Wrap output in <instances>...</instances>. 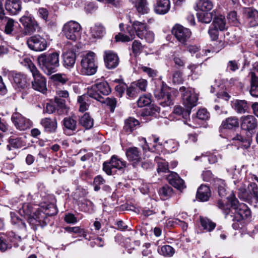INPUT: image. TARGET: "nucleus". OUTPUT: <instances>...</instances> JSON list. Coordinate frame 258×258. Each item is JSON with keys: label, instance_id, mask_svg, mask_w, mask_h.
Listing matches in <instances>:
<instances>
[{"label": "nucleus", "instance_id": "obj_1", "mask_svg": "<svg viewBox=\"0 0 258 258\" xmlns=\"http://www.w3.org/2000/svg\"><path fill=\"white\" fill-rule=\"evenodd\" d=\"M227 201L218 200L217 207L227 216L230 213L234 214L233 221L241 222L251 217V213L249 207L244 203H240L235 195L232 194L227 198Z\"/></svg>", "mask_w": 258, "mask_h": 258}, {"label": "nucleus", "instance_id": "obj_2", "mask_svg": "<svg viewBox=\"0 0 258 258\" xmlns=\"http://www.w3.org/2000/svg\"><path fill=\"white\" fill-rule=\"evenodd\" d=\"M39 68L46 74L50 75L57 71L59 66V52H44L37 58Z\"/></svg>", "mask_w": 258, "mask_h": 258}, {"label": "nucleus", "instance_id": "obj_3", "mask_svg": "<svg viewBox=\"0 0 258 258\" xmlns=\"http://www.w3.org/2000/svg\"><path fill=\"white\" fill-rule=\"evenodd\" d=\"M131 25L126 26V32L131 37H135L136 35L141 39H145L149 43L152 42L154 40V34L149 30L147 24L145 22H141L135 20L132 21L130 17L129 21Z\"/></svg>", "mask_w": 258, "mask_h": 258}, {"label": "nucleus", "instance_id": "obj_4", "mask_svg": "<svg viewBox=\"0 0 258 258\" xmlns=\"http://www.w3.org/2000/svg\"><path fill=\"white\" fill-rule=\"evenodd\" d=\"M128 165L122 158L116 155H113L109 160L103 163L102 170L109 176L114 175L117 171L120 174H124L127 171L126 168Z\"/></svg>", "mask_w": 258, "mask_h": 258}, {"label": "nucleus", "instance_id": "obj_5", "mask_svg": "<svg viewBox=\"0 0 258 258\" xmlns=\"http://www.w3.org/2000/svg\"><path fill=\"white\" fill-rule=\"evenodd\" d=\"M81 73L82 75L91 76L94 75L98 69L96 54L89 51L82 56L81 60Z\"/></svg>", "mask_w": 258, "mask_h": 258}, {"label": "nucleus", "instance_id": "obj_6", "mask_svg": "<svg viewBox=\"0 0 258 258\" xmlns=\"http://www.w3.org/2000/svg\"><path fill=\"white\" fill-rule=\"evenodd\" d=\"M111 90L110 85L106 81L97 80L91 88L88 89V96L98 101H101L104 98L101 95H108L111 92Z\"/></svg>", "mask_w": 258, "mask_h": 258}, {"label": "nucleus", "instance_id": "obj_7", "mask_svg": "<svg viewBox=\"0 0 258 258\" xmlns=\"http://www.w3.org/2000/svg\"><path fill=\"white\" fill-rule=\"evenodd\" d=\"M162 76H159L158 79L161 82L160 86H156L154 91V95L158 100H163L161 103L164 104V106H170L173 104V98L171 94V88L169 87L165 82L162 81Z\"/></svg>", "mask_w": 258, "mask_h": 258}, {"label": "nucleus", "instance_id": "obj_8", "mask_svg": "<svg viewBox=\"0 0 258 258\" xmlns=\"http://www.w3.org/2000/svg\"><path fill=\"white\" fill-rule=\"evenodd\" d=\"M49 222L48 217L41 206L33 213L32 217L28 218V222L34 231L37 230L39 226L43 228L48 225Z\"/></svg>", "mask_w": 258, "mask_h": 258}, {"label": "nucleus", "instance_id": "obj_9", "mask_svg": "<svg viewBox=\"0 0 258 258\" xmlns=\"http://www.w3.org/2000/svg\"><path fill=\"white\" fill-rule=\"evenodd\" d=\"M29 68L32 74L33 81H32V88L38 91L44 92L46 91V79L37 70L31 60L28 63Z\"/></svg>", "mask_w": 258, "mask_h": 258}, {"label": "nucleus", "instance_id": "obj_10", "mask_svg": "<svg viewBox=\"0 0 258 258\" xmlns=\"http://www.w3.org/2000/svg\"><path fill=\"white\" fill-rule=\"evenodd\" d=\"M20 22L24 27V34L26 35H31L40 29L37 21L28 11L20 19Z\"/></svg>", "mask_w": 258, "mask_h": 258}, {"label": "nucleus", "instance_id": "obj_11", "mask_svg": "<svg viewBox=\"0 0 258 258\" xmlns=\"http://www.w3.org/2000/svg\"><path fill=\"white\" fill-rule=\"evenodd\" d=\"M81 26L76 21H70L63 26L62 32L68 39L76 41L80 35Z\"/></svg>", "mask_w": 258, "mask_h": 258}, {"label": "nucleus", "instance_id": "obj_12", "mask_svg": "<svg viewBox=\"0 0 258 258\" xmlns=\"http://www.w3.org/2000/svg\"><path fill=\"white\" fill-rule=\"evenodd\" d=\"M8 78L15 87L20 89L27 88L30 85V80L27 76L20 72H10L8 73Z\"/></svg>", "mask_w": 258, "mask_h": 258}, {"label": "nucleus", "instance_id": "obj_13", "mask_svg": "<svg viewBox=\"0 0 258 258\" xmlns=\"http://www.w3.org/2000/svg\"><path fill=\"white\" fill-rule=\"evenodd\" d=\"M27 44L31 50L35 51H42L47 47L46 39L40 34H35L28 38Z\"/></svg>", "mask_w": 258, "mask_h": 258}, {"label": "nucleus", "instance_id": "obj_14", "mask_svg": "<svg viewBox=\"0 0 258 258\" xmlns=\"http://www.w3.org/2000/svg\"><path fill=\"white\" fill-rule=\"evenodd\" d=\"M179 92L181 94L182 103L185 107H188L191 109L196 106L198 100V96L197 94L192 93L184 86L179 88Z\"/></svg>", "mask_w": 258, "mask_h": 258}, {"label": "nucleus", "instance_id": "obj_15", "mask_svg": "<svg viewBox=\"0 0 258 258\" xmlns=\"http://www.w3.org/2000/svg\"><path fill=\"white\" fill-rule=\"evenodd\" d=\"M171 32L178 41L184 45H186V42L191 35V32L189 29L179 24H176L173 27Z\"/></svg>", "mask_w": 258, "mask_h": 258}, {"label": "nucleus", "instance_id": "obj_16", "mask_svg": "<svg viewBox=\"0 0 258 258\" xmlns=\"http://www.w3.org/2000/svg\"><path fill=\"white\" fill-rule=\"evenodd\" d=\"M61 124L63 132L66 136H73L78 132L77 121L73 116L65 117Z\"/></svg>", "mask_w": 258, "mask_h": 258}, {"label": "nucleus", "instance_id": "obj_17", "mask_svg": "<svg viewBox=\"0 0 258 258\" xmlns=\"http://www.w3.org/2000/svg\"><path fill=\"white\" fill-rule=\"evenodd\" d=\"M125 155L129 162L134 168L140 166L142 161V153L136 147H131L125 150Z\"/></svg>", "mask_w": 258, "mask_h": 258}, {"label": "nucleus", "instance_id": "obj_18", "mask_svg": "<svg viewBox=\"0 0 258 258\" xmlns=\"http://www.w3.org/2000/svg\"><path fill=\"white\" fill-rule=\"evenodd\" d=\"M103 60L105 67L108 70L114 69L119 65V56L111 50H106L104 51Z\"/></svg>", "mask_w": 258, "mask_h": 258}, {"label": "nucleus", "instance_id": "obj_19", "mask_svg": "<svg viewBox=\"0 0 258 258\" xmlns=\"http://www.w3.org/2000/svg\"><path fill=\"white\" fill-rule=\"evenodd\" d=\"M258 121L253 115H247L240 117V127L241 130L252 134L257 127Z\"/></svg>", "mask_w": 258, "mask_h": 258}, {"label": "nucleus", "instance_id": "obj_20", "mask_svg": "<svg viewBox=\"0 0 258 258\" xmlns=\"http://www.w3.org/2000/svg\"><path fill=\"white\" fill-rule=\"evenodd\" d=\"M11 119L16 127L20 131H25L31 126L30 119L18 112L14 113L12 115Z\"/></svg>", "mask_w": 258, "mask_h": 258}, {"label": "nucleus", "instance_id": "obj_21", "mask_svg": "<svg viewBox=\"0 0 258 258\" xmlns=\"http://www.w3.org/2000/svg\"><path fill=\"white\" fill-rule=\"evenodd\" d=\"M239 126V122L236 116H230L222 121L219 127V132L221 134L225 133L227 130H236Z\"/></svg>", "mask_w": 258, "mask_h": 258}, {"label": "nucleus", "instance_id": "obj_22", "mask_svg": "<svg viewBox=\"0 0 258 258\" xmlns=\"http://www.w3.org/2000/svg\"><path fill=\"white\" fill-rule=\"evenodd\" d=\"M166 179L171 185L181 192L186 187L184 180L175 172H170Z\"/></svg>", "mask_w": 258, "mask_h": 258}, {"label": "nucleus", "instance_id": "obj_23", "mask_svg": "<svg viewBox=\"0 0 258 258\" xmlns=\"http://www.w3.org/2000/svg\"><path fill=\"white\" fill-rule=\"evenodd\" d=\"M219 31L217 28L210 26L209 28L208 33L209 35L211 41L216 42L217 43L215 48V51L219 52L225 47V42L219 40Z\"/></svg>", "mask_w": 258, "mask_h": 258}, {"label": "nucleus", "instance_id": "obj_24", "mask_svg": "<svg viewBox=\"0 0 258 258\" xmlns=\"http://www.w3.org/2000/svg\"><path fill=\"white\" fill-rule=\"evenodd\" d=\"M211 195L210 186L202 184L197 189L196 198L199 202H206L209 201Z\"/></svg>", "mask_w": 258, "mask_h": 258}, {"label": "nucleus", "instance_id": "obj_25", "mask_svg": "<svg viewBox=\"0 0 258 258\" xmlns=\"http://www.w3.org/2000/svg\"><path fill=\"white\" fill-rule=\"evenodd\" d=\"M170 7V0H155L153 5L155 13L161 15L167 14L169 11Z\"/></svg>", "mask_w": 258, "mask_h": 258}, {"label": "nucleus", "instance_id": "obj_26", "mask_svg": "<svg viewBox=\"0 0 258 258\" xmlns=\"http://www.w3.org/2000/svg\"><path fill=\"white\" fill-rule=\"evenodd\" d=\"M243 14L248 20L250 27L258 26V11L252 8H244Z\"/></svg>", "mask_w": 258, "mask_h": 258}, {"label": "nucleus", "instance_id": "obj_27", "mask_svg": "<svg viewBox=\"0 0 258 258\" xmlns=\"http://www.w3.org/2000/svg\"><path fill=\"white\" fill-rule=\"evenodd\" d=\"M40 124L44 128V131L48 134L56 133L57 128V122L56 119L45 117L41 120Z\"/></svg>", "mask_w": 258, "mask_h": 258}, {"label": "nucleus", "instance_id": "obj_28", "mask_svg": "<svg viewBox=\"0 0 258 258\" xmlns=\"http://www.w3.org/2000/svg\"><path fill=\"white\" fill-rule=\"evenodd\" d=\"M211 25L220 30V32L225 31L228 28V25L227 24L225 16L221 14L214 15L213 20Z\"/></svg>", "mask_w": 258, "mask_h": 258}, {"label": "nucleus", "instance_id": "obj_29", "mask_svg": "<svg viewBox=\"0 0 258 258\" xmlns=\"http://www.w3.org/2000/svg\"><path fill=\"white\" fill-rule=\"evenodd\" d=\"M232 108L238 113H248L250 109V104L245 100H235L232 104Z\"/></svg>", "mask_w": 258, "mask_h": 258}, {"label": "nucleus", "instance_id": "obj_30", "mask_svg": "<svg viewBox=\"0 0 258 258\" xmlns=\"http://www.w3.org/2000/svg\"><path fill=\"white\" fill-rule=\"evenodd\" d=\"M63 66L68 69L74 66L76 60V54L72 50H68L62 54Z\"/></svg>", "mask_w": 258, "mask_h": 258}, {"label": "nucleus", "instance_id": "obj_31", "mask_svg": "<svg viewBox=\"0 0 258 258\" xmlns=\"http://www.w3.org/2000/svg\"><path fill=\"white\" fill-rule=\"evenodd\" d=\"M160 110V107L152 104L143 108L141 110L140 114L145 119H148L149 117H156L157 113H159Z\"/></svg>", "mask_w": 258, "mask_h": 258}, {"label": "nucleus", "instance_id": "obj_32", "mask_svg": "<svg viewBox=\"0 0 258 258\" xmlns=\"http://www.w3.org/2000/svg\"><path fill=\"white\" fill-rule=\"evenodd\" d=\"M5 9L11 15H16L22 9L21 0H6Z\"/></svg>", "mask_w": 258, "mask_h": 258}, {"label": "nucleus", "instance_id": "obj_33", "mask_svg": "<svg viewBox=\"0 0 258 258\" xmlns=\"http://www.w3.org/2000/svg\"><path fill=\"white\" fill-rule=\"evenodd\" d=\"M215 185L216 187L217 188L219 196L222 199H224V200L220 199V200H222L225 202H227V198L230 197L232 194H234L233 191L231 193H229L226 184L223 180H220L218 181V182L215 184Z\"/></svg>", "mask_w": 258, "mask_h": 258}, {"label": "nucleus", "instance_id": "obj_34", "mask_svg": "<svg viewBox=\"0 0 258 258\" xmlns=\"http://www.w3.org/2000/svg\"><path fill=\"white\" fill-rule=\"evenodd\" d=\"M158 193L160 199L163 201L169 199L175 194L172 187L167 184L160 187L158 190Z\"/></svg>", "mask_w": 258, "mask_h": 258}, {"label": "nucleus", "instance_id": "obj_35", "mask_svg": "<svg viewBox=\"0 0 258 258\" xmlns=\"http://www.w3.org/2000/svg\"><path fill=\"white\" fill-rule=\"evenodd\" d=\"M79 210L83 212L91 214L94 212V204L89 200L79 201L78 203Z\"/></svg>", "mask_w": 258, "mask_h": 258}, {"label": "nucleus", "instance_id": "obj_36", "mask_svg": "<svg viewBox=\"0 0 258 258\" xmlns=\"http://www.w3.org/2000/svg\"><path fill=\"white\" fill-rule=\"evenodd\" d=\"M54 103L56 107V113L58 115L67 114L69 111V107L66 104V101L64 99L55 97Z\"/></svg>", "mask_w": 258, "mask_h": 258}, {"label": "nucleus", "instance_id": "obj_37", "mask_svg": "<svg viewBox=\"0 0 258 258\" xmlns=\"http://www.w3.org/2000/svg\"><path fill=\"white\" fill-rule=\"evenodd\" d=\"M214 13L216 14V11L214 10L211 13L208 12H198L196 14L198 20L202 23L209 24L214 18Z\"/></svg>", "mask_w": 258, "mask_h": 258}, {"label": "nucleus", "instance_id": "obj_38", "mask_svg": "<svg viewBox=\"0 0 258 258\" xmlns=\"http://www.w3.org/2000/svg\"><path fill=\"white\" fill-rule=\"evenodd\" d=\"M79 123L86 130L91 128L94 125V120L89 113L86 112L80 117Z\"/></svg>", "mask_w": 258, "mask_h": 258}, {"label": "nucleus", "instance_id": "obj_39", "mask_svg": "<svg viewBox=\"0 0 258 258\" xmlns=\"http://www.w3.org/2000/svg\"><path fill=\"white\" fill-rule=\"evenodd\" d=\"M140 125V122L132 117H129L125 120L123 130L126 133H132L136 129V126Z\"/></svg>", "mask_w": 258, "mask_h": 258}, {"label": "nucleus", "instance_id": "obj_40", "mask_svg": "<svg viewBox=\"0 0 258 258\" xmlns=\"http://www.w3.org/2000/svg\"><path fill=\"white\" fill-rule=\"evenodd\" d=\"M250 77V94L253 97H258V76L255 72H251Z\"/></svg>", "mask_w": 258, "mask_h": 258}, {"label": "nucleus", "instance_id": "obj_41", "mask_svg": "<svg viewBox=\"0 0 258 258\" xmlns=\"http://www.w3.org/2000/svg\"><path fill=\"white\" fill-rule=\"evenodd\" d=\"M173 112L178 115L179 117H182L185 120L189 118L191 109L188 107L183 108L180 105H176L174 107Z\"/></svg>", "mask_w": 258, "mask_h": 258}, {"label": "nucleus", "instance_id": "obj_42", "mask_svg": "<svg viewBox=\"0 0 258 258\" xmlns=\"http://www.w3.org/2000/svg\"><path fill=\"white\" fill-rule=\"evenodd\" d=\"M196 10H200L201 12H209L213 7V4L210 0H197Z\"/></svg>", "mask_w": 258, "mask_h": 258}, {"label": "nucleus", "instance_id": "obj_43", "mask_svg": "<svg viewBox=\"0 0 258 258\" xmlns=\"http://www.w3.org/2000/svg\"><path fill=\"white\" fill-rule=\"evenodd\" d=\"M157 251L160 255L167 257H172L175 253L174 248L169 245L158 246Z\"/></svg>", "mask_w": 258, "mask_h": 258}, {"label": "nucleus", "instance_id": "obj_44", "mask_svg": "<svg viewBox=\"0 0 258 258\" xmlns=\"http://www.w3.org/2000/svg\"><path fill=\"white\" fill-rule=\"evenodd\" d=\"M200 222L203 229L208 232L212 231L216 226V223L206 217L204 218L200 217Z\"/></svg>", "mask_w": 258, "mask_h": 258}, {"label": "nucleus", "instance_id": "obj_45", "mask_svg": "<svg viewBox=\"0 0 258 258\" xmlns=\"http://www.w3.org/2000/svg\"><path fill=\"white\" fill-rule=\"evenodd\" d=\"M42 209L45 210L48 217H52L56 215L58 212L57 206L55 204L49 203L48 204H44L41 206Z\"/></svg>", "mask_w": 258, "mask_h": 258}, {"label": "nucleus", "instance_id": "obj_46", "mask_svg": "<svg viewBox=\"0 0 258 258\" xmlns=\"http://www.w3.org/2000/svg\"><path fill=\"white\" fill-rule=\"evenodd\" d=\"M99 102L102 104H105L111 113L114 112L115 109L117 106V101L116 98L114 97H107L105 99L103 98Z\"/></svg>", "mask_w": 258, "mask_h": 258}, {"label": "nucleus", "instance_id": "obj_47", "mask_svg": "<svg viewBox=\"0 0 258 258\" xmlns=\"http://www.w3.org/2000/svg\"><path fill=\"white\" fill-rule=\"evenodd\" d=\"M8 143L15 149H19L26 146L25 141L21 137L14 138L11 136L8 139Z\"/></svg>", "mask_w": 258, "mask_h": 258}, {"label": "nucleus", "instance_id": "obj_48", "mask_svg": "<svg viewBox=\"0 0 258 258\" xmlns=\"http://www.w3.org/2000/svg\"><path fill=\"white\" fill-rule=\"evenodd\" d=\"M147 4V0H139L137 1L135 5L137 12L141 14H147L149 11Z\"/></svg>", "mask_w": 258, "mask_h": 258}, {"label": "nucleus", "instance_id": "obj_49", "mask_svg": "<svg viewBox=\"0 0 258 258\" xmlns=\"http://www.w3.org/2000/svg\"><path fill=\"white\" fill-rule=\"evenodd\" d=\"M92 35L95 38H101L105 35V28L101 24H96L92 31Z\"/></svg>", "mask_w": 258, "mask_h": 258}, {"label": "nucleus", "instance_id": "obj_50", "mask_svg": "<svg viewBox=\"0 0 258 258\" xmlns=\"http://www.w3.org/2000/svg\"><path fill=\"white\" fill-rule=\"evenodd\" d=\"M227 19L229 23L235 27L239 26L240 24L237 16V13L236 11L229 12L227 15Z\"/></svg>", "mask_w": 258, "mask_h": 258}, {"label": "nucleus", "instance_id": "obj_51", "mask_svg": "<svg viewBox=\"0 0 258 258\" xmlns=\"http://www.w3.org/2000/svg\"><path fill=\"white\" fill-rule=\"evenodd\" d=\"M136 86L135 84L131 83L130 85L128 86L126 89V97L128 99H134L137 97L138 94L140 93L138 90L136 88L135 86Z\"/></svg>", "mask_w": 258, "mask_h": 258}, {"label": "nucleus", "instance_id": "obj_52", "mask_svg": "<svg viewBox=\"0 0 258 258\" xmlns=\"http://www.w3.org/2000/svg\"><path fill=\"white\" fill-rule=\"evenodd\" d=\"M144 48V45L138 40H135L132 43V50L134 56H137L140 54Z\"/></svg>", "mask_w": 258, "mask_h": 258}, {"label": "nucleus", "instance_id": "obj_53", "mask_svg": "<svg viewBox=\"0 0 258 258\" xmlns=\"http://www.w3.org/2000/svg\"><path fill=\"white\" fill-rule=\"evenodd\" d=\"M106 182V180L101 175H98L94 178L93 186L94 190L95 191H98L101 189V185H103Z\"/></svg>", "mask_w": 258, "mask_h": 258}, {"label": "nucleus", "instance_id": "obj_54", "mask_svg": "<svg viewBox=\"0 0 258 258\" xmlns=\"http://www.w3.org/2000/svg\"><path fill=\"white\" fill-rule=\"evenodd\" d=\"M172 82L174 84H181L184 82L183 72L181 70H176L173 72L172 75Z\"/></svg>", "mask_w": 258, "mask_h": 258}, {"label": "nucleus", "instance_id": "obj_55", "mask_svg": "<svg viewBox=\"0 0 258 258\" xmlns=\"http://www.w3.org/2000/svg\"><path fill=\"white\" fill-rule=\"evenodd\" d=\"M77 229L75 234L77 235V236L83 237L87 240H91V234L89 233L87 230L84 228H82L79 226H77Z\"/></svg>", "mask_w": 258, "mask_h": 258}, {"label": "nucleus", "instance_id": "obj_56", "mask_svg": "<svg viewBox=\"0 0 258 258\" xmlns=\"http://www.w3.org/2000/svg\"><path fill=\"white\" fill-rule=\"evenodd\" d=\"M93 172L90 169L82 171L80 173V178L86 182H89L93 177Z\"/></svg>", "mask_w": 258, "mask_h": 258}, {"label": "nucleus", "instance_id": "obj_57", "mask_svg": "<svg viewBox=\"0 0 258 258\" xmlns=\"http://www.w3.org/2000/svg\"><path fill=\"white\" fill-rule=\"evenodd\" d=\"M250 194L253 196V198L258 203V187L257 184L254 182H250L247 187Z\"/></svg>", "mask_w": 258, "mask_h": 258}, {"label": "nucleus", "instance_id": "obj_58", "mask_svg": "<svg viewBox=\"0 0 258 258\" xmlns=\"http://www.w3.org/2000/svg\"><path fill=\"white\" fill-rule=\"evenodd\" d=\"M151 99L149 97L146 96H141L138 100L137 103L138 107L144 108L145 106L151 105Z\"/></svg>", "mask_w": 258, "mask_h": 258}, {"label": "nucleus", "instance_id": "obj_59", "mask_svg": "<svg viewBox=\"0 0 258 258\" xmlns=\"http://www.w3.org/2000/svg\"><path fill=\"white\" fill-rule=\"evenodd\" d=\"M141 69L152 80L155 79L158 76V72L156 70L146 66H142Z\"/></svg>", "mask_w": 258, "mask_h": 258}, {"label": "nucleus", "instance_id": "obj_60", "mask_svg": "<svg viewBox=\"0 0 258 258\" xmlns=\"http://www.w3.org/2000/svg\"><path fill=\"white\" fill-rule=\"evenodd\" d=\"M51 79L56 84H61L63 85L66 83L67 81H69V79L65 77V76L62 75L61 74H56L53 75L51 76Z\"/></svg>", "mask_w": 258, "mask_h": 258}, {"label": "nucleus", "instance_id": "obj_61", "mask_svg": "<svg viewBox=\"0 0 258 258\" xmlns=\"http://www.w3.org/2000/svg\"><path fill=\"white\" fill-rule=\"evenodd\" d=\"M132 83L136 85L135 86L139 92L146 91L147 86V81L146 80L141 79L132 82Z\"/></svg>", "mask_w": 258, "mask_h": 258}, {"label": "nucleus", "instance_id": "obj_62", "mask_svg": "<svg viewBox=\"0 0 258 258\" xmlns=\"http://www.w3.org/2000/svg\"><path fill=\"white\" fill-rule=\"evenodd\" d=\"M196 116L197 118L202 120H207L210 118V113L206 108L199 109L197 112Z\"/></svg>", "mask_w": 258, "mask_h": 258}, {"label": "nucleus", "instance_id": "obj_63", "mask_svg": "<svg viewBox=\"0 0 258 258\" xmlns=\"http://www.w3.org/2000/svg\"><path fill=\"white\" fill-rule=\"evenodd\" d=\"M54 101L53 102L50 101L46 103L45 107H44L43 112L48 114H52L56 112V107Z\"/></svg>", "mask_w": 258, "mask_h": 258}, {"label": "nucleus", "instance_id": "obj_64", "mask_svg": "<svg viewBox=\"0 0 258 258\" xmlns=\"http://www.w3.org/2000/svg\"><path fill=\"white\" fill-rule=\"evenodd\" d=\"M12 246L4 237L0 236V251L4 252L12 248Z\"/></svg>", "mask_w": 258, "mask_h": 258}]
</instances>
